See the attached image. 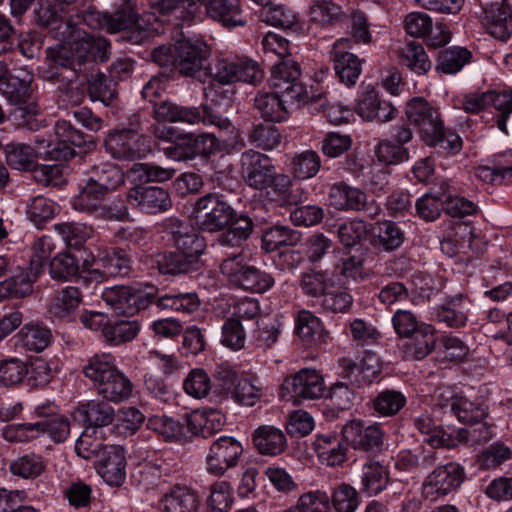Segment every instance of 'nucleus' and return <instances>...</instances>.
<instances>
[{"label":"nucleus","mask_w":512,"mask_h":512,"mask_svg":"<svg viewBox=\"0 0 512 512\" xmlns=\"http://www.w3.org/2000/svg\"><path fill=\"white\" fill-rule=\"evenodd\" d=\"M290 384L292 393L297 399H318L325 391L324 379L315 369H301L292 377Z\"/></svg>","instance_id":"nucleus-30"},{"label":"nucleus","mask_w":512,"mask_h":512,"mask_svg":"<svg viewBox=\"0 0 512 512\" xmlns=\"http://www.w3.org/2000/svg\"><path fill=\"white\" fill-rule=\"evenodd\" d=\"M104 144L106 152L118 160L134 161L142 159L151 150L146 138L131 129L109 132Z\"/></svg>","instance_id":"nucleus-9"},{"label":"nucleus","mask_w":512,"mask_h":512,"mask_svg":"<svg viewBox=\"0 0 512 512\" xmlns=\"http://www.w3.org/2000/svg\"><path fill=\"white\" fill-rule=\"evenodd\" d=\"M118 369L113 355L100 353L88 359L83 366V373L97 389Z\"/></svg>","instance_id":"nucleus-40"},{"label":"nucleus","mask_w":512,"mask_h":512,"mask_svg":"<svg viewBox=\"0 0 512 512\" xmlns=\"http://www.w3.org/2000/svg\"><path fill=\"white\" fill-rule=\"evenodd\" d=\"M253 443L261 454L269 456L279 455L287 447L284 432L270 425L260 426L254 431Z\"/></svg>","instance_id":"nucleus-35"},{"label":"nucleus","mask_w":512,"mask_h":512,"mask_svg":"<svg viewBox=\"0 0 512 512\" xmlns=\"http://www.w3.org/2000/svg\"><path fill=\"white\" fill-rule=\"evenodd\" d=\"M481 23L490 35L506 40L512 31L510 5H506V0L483 5Z\"/></svg>","instance_id":"nucleus-22"},{"label":"nucleus","mask_w":512,"mask_h":512,"mask_svg":"<svg viewBox=\"0 0 512 512\" xmlns=\"http://www.w3.org/2000/svg\"><path fill=\"white\" fill-rule=\"evenodd\" d=\"M468 304L462 296L451 298L446 303L433 307L432 317L448 327H462L468 319Z\"/></svg>","instance_id":"nucleus-34"},{"label":"nucleus","mask_w":512,"mask_h":512,"mask_svg":"<svg viewBox=\"0 0 512 512\" xmlns=\"http://www.w3.org/2000/svg\"><path fill=\"white\" fill-rule=\"evenodd\" d=\"M45 463L41 456L31 453L22 455L10 464V471L16 476L32 479L40 476L45 470Z\"/></svg>","instance_id":"nucleus-64"},{"label":"nucleus","mask_w":512,"mask_h":512,"mask_svg":"<svg viewBox=\"0 0 512 512\" xmlns=\"http://www.w3.org/2000/svg\"><path fill=\"white\" fill-rule=\"evenodd\" d=\"M127 202L134 208L149 214L166 212L172 207L168 191L157 186H136L127 193Z\"/></svg>","instance_id":"nucleus-18"},{"label":"nucleus","mask_w":512,"mask_h":512,"mask_svg":"<svg viewBox=\"0 0 512 512\" xmlns=\"http://www.w3.org/2000/svg\"><path fill=\"white\" fill-rule=\"evenodd\" d=\"M260 18L268 25L281 29H291L299 20L298 14L293 9L281 3H272L268 7L263 8Z\"/></svg>","instance_id":"nucleus-47"},{"label":"nucleus","mask_w":512,"mask_h":512,"mask_svg":"<svg viewBox=\"0 0 512 512\" xmlns=\"http://www.w3.org/2000/svg\"><path fill=\"white\" fill-rule=\"evenodd\" d=\"M216 376L235 402L245 406H253L259 399V387L245 373L236 371L228 364H222L217 368Z\"/></svg>","instance_id":"nucleus-12"},{"label":"nucleus","mask_w":512,"mask_h":512,"mask_svg":"<svg viewBox=\"0 0 512 512\" xmlns=\"http://www.w3.org/2000/svg\"><path fill=\"white\" fill-rule=\"evenodd\" d=\"M440 396H446L447 403L440 402V409L444 413L450 412L455 415L459 422L475 424L486 417V408L483 404L474 403L467 398L457 397L451 388L442 390Z\"/></svg>","instance_id":"nucleus-24"},{"label":"nucleus","mask_w":512,"mask_h":512,"mask_svg":"<svg viewBox=\"0 0 512 512\" xmlns=\"http://www.w3.org/2000/svg\"><path fill=\"white\" fill-rule=\"evenodd\" d=\"M199 505L197 492L181 485H175L161 501L162 512H197Z\"/></svg>","instance_id":"nucleus-33"},{"label":"nucleus","mask_w":512,"mask_h":512,"mask_svg":"<svg viewBox=\"0 0 512 512\" xmlns=\"http://www.w3.org/2000/svg\"><path fill=\"white\" fill-rule=\"evenodd\" d=\"M235 216V210L219 193H208L198 198L189 217L199 230L218 232L223 230Z\"/></svg>","instance_id":"nucleus-6"},{"label":"nucleus","mask_w":512,"mask_h":512,"mask_svg":"<svg viewBox=\"0 0 512 512\" xmlns=\"http://www.w3.org/2000/svg\"><path fill=\"white\" fill-rule=\"evenodd\" d=\"M343 438L354 449L371 450L382 443L383 433L377 424L365 425L358 420H352L342 428Z\"/></svg>","instance_id":"nucleus-26"},{"label":"nucleus","mask_w":512,"mask_h":512,"mask_svg":"<svg viewBox=\"0 0 512 512\" xmlns=\"http://www.w3.org/2000/svg\"><path fill=\"white\" fill-rule=\"evenodd\" d=\"M410 340L405 344L406 357L413 359H423L430 354L434 348L436 337L435 329L432 325L422 323L416 333L410 335Z\"/></svg>","instance_id":"nucleus-42"},{"label":"nucleus","mask_w":512,"mask_h":512,"mask_svg":"<svg viewBox=\"0 0 512 512\" xmlns=\"http://www.w3.org/2000/svg\"><path fill=\"white\" fill-rule=\"evenodd\" d=\"M317 303L325 311L344 313L350 309L353 297L345 289L331 284Z\"/></svg>","instance_id":"nucleus-60"},{"label":"nucleus","mask_w":512,"mask_h":512,"mask_svg":"<svg viewBox=\"0 0 512 512\" xmlns=\"http://www.w3.org/2000/svg\"><path fill=\"white\" fill-rule=\"evenodd\" d=\"M92 173L93 176L90 180L99 183L105 188L107 193L124 183V173L117 165L111 162H102L94 165Z\"/></svg>","instance_id":"nucleus-59"},{"label":"nucleus","mask_w":512,"mask_h":512,"mask_svg":"<svg viewBox=\"0 0 512 512\" xmlns=\"http://www.w3.org/2000/svg\"><path fill=\"white\" fill-rule=\"evenodd\" d=\"M471 53L463 47H451L439 51L436 70L445 74L458 73L470 60Z\"/></svg>","instance_id":"nucleus-49"},{"label":"nucleus","mask_w":512,"mask_h":512,"mask_svg":"<svg viewBox=\"0 0 512 512\" xmlns=\"http://www.w3.org/2000/svg\"><path fill=\"white\" fill-rule=\"evenodd\" d=\"M243 176L255 189H264L274 182L275 167L268 156L248 150L241 155Z\"/></svg>","instance_id":"nucleus-17"},{"label":"nucleus","mask_w":512,"mask_h":512,"mask_svg":"<svg viewBox=\"0 0 512 512\" xmlns=\"http://www.w3.org/2000/svg\"><path fill=\"white\" fill-rule=\"evenodd\" d=\"M200 305L196 293L165 294L157 299V306L161 309H171L183 313H192Z\"/></svg>","instance_id":"nucleus-63"},{"label":"nucleus","mask_w":512,"mask_h":512,"mask_svg":"<svg viewBox=\"0 0 512 512\" xmlns=\"http://www.w3.org/2000/svg\"><path fill=\"white\" fill-rule=\"evenodd\" d=\"M80 273V266L75 256L70 253H59L49 265V274L52 279L68 281Z\"/></svg>","instance_id":"nucleus-62"},{"label":"nucleus","mask_w":512,"mask_h":512,"mask_svg":"<svg viewBox=\"0 0 512 512\" xmlns=\"http://www.w3.org/2000/svg\"><path fill=\"white\" fill-rule=\"evenodd\" d=\"M158 269L163 274H181L197 270L200 263L195 261L191 255H186L175 248L174 251L166 252L158 256Z\"/></svg>","instance_id":"nucleus-44"},{"label":"nucleus","mask_w":512,"mask_h":512,"mask_svg":"<svg viewBox=\"0 0 512 512\" xmlns=\"http://www.w3.org/2000/svg\"><path fill=\"white\" fill-rule=\"evenodd\" d=\"M154 117L161 122H182L190 125L203 120V111L196 107L181 106L171 101H162L154 106Z\"/></svg>","instance_id":"nucleus-32"},{"label":"nucleus","mask_w":512,"mask_h":512,"mask_svg":"<svg viewBox=\"0 0 512 512\" xmlns=\"http://www.w3.org/2000/svg\"><path fill=\"white\" fill-rule=\"evenodd\" d=\"M376 244L386 251L397 249L404 242V232L392 221L378 222L372 228Z\"/></svg>","instance_id":"nucleus-48"},{"label":"nucleus","mask_w":512,"mask_h":512,"mask_svg":"<svg viewBox=\"0 0 512 512\" xmlns=\"http://www.w3.org/2000/svg\"><path fill=\"white\" fill-rule=\"evenodd\" d=\"M328 202L338 211H360L367 203V195L358 187L338 182L330 187Z\"/></svg>","instance_id":"nucleus-27"},{"label":"nucleus","mask_w":512,"mask_h":512,"mask_svg":"<svg viewBox=\"0 0 512 512\" xmlns=\"http://www.w3.org/2000/svg\"><path fill=\"white\" fill-rule=\"evenodd\" d=\"M322 102L319 94H315L312 88L304 86H289L283 90L261 91L254 99L256 109L267 121L281 122L287 119L289 105L293 103L306 104ZM323 106V103H321Z\"/></svg>","instance_id":"nucleus-4"},{"label":"nucleus","mask_w":512,"mask_h":512,"mask_svg":"<svg viewBox=\"0 0 512 512\" xmlns=\"http://www.w3.org/2000/svg\"><path fill=\"white\" fill-rule=\"evenodd\" d=\"M18 341L30 351H42L51 342V331L36 324L25 325L17 334Z\"/></svg>","instance_id":"nucleus-52"},{"label":"nucleus","mask_w":512,"mask_h":512,"mask_svg":"<svg viewBox=\"0 0 512 512\" xmlns=\"http://www.w3.org/2000/svg\"><path fill=\"white\" fill-rule=\"evenodd\" d=\"M79 20L67 21L59 29L62 43L47 50L48 57L58 66L76 72L89 59L105 61L110 47L109 42L99 35L88 33L83 26L91 29L106 28L108 14L95 9L86 10Z\"/></svg>","instance_id":"nucleus-1"},{"label":"nucleus","mask_w":512,"mask_h":512,"mask_svg":"<svg viewBox=\"0 0 512 512\" xmlns=\"http://www.w3.org/2000/svg\"><path fill=\"white\" fill-rule=\"evenodd\" d=\"M0 90L23 114H36V106L29 102V88L17 79H11L7 65L0 61Z\"/></svg>","instance_id":"nucleus-29"},{"label":"nucleus","mask_w":512,"mask_h":512,"mask_svg":"<svg viewBox=\"0 0 512 512\" xmlns=\"http://www.w3.org/2000/svg\"><path fill=\"white\" fill-rule=\"evenodd\" d=\"M341 367L343 377L357 386L372 383L380 373L379 358L370 351L364 352L358 361L344 358Z\"/></svg>","instance_id":"nucleus-23"},{"label":"nucleus","mask_w":512,"mask_h":512,"mask_svg":"<svg viewBox=\"0 0 512 512\" xmlns=\"http://www.w3.org/2000/svg\"><path fill=\"white\" fill-rule=\"evenodd\" d=\"M74 418L88 424V427L96 429L111 424L115 418V413L108 403L100 400H90L79 403L74 411Z\"/></svg>","instance_id":"nucleus-31"},{"label":"nucleus","mask_w":512,"mask_h":512,"mask_svg":"<svg viewBox=\"0 0 512 512\" xmlns=\"http://www.w3.org/2000/svg\"><path fill=\"white\" fill-rule=\"evenodd\" d=\"M207 72V78L225 85L236 82L256 85L263 78V72L255 61L239 56L217 57L208 65Z\"/></svg>","instance_id":"nucleus-7"},{"label":"nucleus","mask_w":512,"mask_h":512,"mask_svg":"<svg viewBox=\"0 0 512 512\" xmlns=\"http://www.w3.org/2000/svg\"><path fill=\"white\" fill-rule=\"evenodd\" d=\"M352 40L348 37L337 39L329 52L334 70L340 81L346 86L356 84L362 72V62L357 55L348 51Z\"/></svg>","instance_id":"nucleus-16"},{"label":"nucleus","mask_w":512,"mask_h":512,"mask_svg":"<svg viewBox=\"0 0 512 512\" xmlns=\"http://www.w3.org/2000/svg\"><path fill=\"white\" fill-rule=\"evenodd\" d=\"M211 47L201 37L182 38L171 45H161L151 52V59L161 67H171L181 75L207 79V60Z\"/></svg>","instance_id":"nucleus-2"},{"label":"nucleus","mask_w":512,"mask_h":512,"mask_svg":"<svg viewBox=\"0 0 512 512\" xmlns=\"http://www.w3.org/2000/svg\"><path fill=\"white\" fill-rule=\"evenodd\" d=\"M406 116L409 122L418 128L422 139L428 145L440 139L443 121L437 110H435L425 99L415 97L406 106Z\"/></svg>","instance_id":"nucleus-10"},{"label":"nucleus","mask_w":512,"mask_h":512,"mask_svg":"<svg viewBox=\"0 0 512 512\" xmlns=\"http://www.w3.org/2000/svg\"><path fill=\"white\" fill-rule=\"evenodd\" d=\"M54 136V140L43 146L46 160H68L74 156L73 146H81L84 143L83 134L66 120L57 121Z\"/></svg>","instance_id":"nucleus-14"},{"label":"nucleus","mask_w":512,"mask_h":512,"mask_svg":"<svg viewBox=\"0 0 512 512\" xmlns=\"http://www.w3.org/2000/svg\"><path fill=\"white\" fill-rule=\"evenodd\" d=\"M71 207L78 212L103 220L122 221L128 218V208L118 202L110 201L105 188L91 181L80 189L70 200Z\"/></svg>","instance_id":"nucleus-5"},{"label":"nucleus","mask_w":512,"mask_h":512,"mask_svg":"<svg viewBox=\"0 0 512 512\" xmlns=\"http://www.w3.org/2000/svg\"><path fill=\"white\" fill-rule=\"evenodd\" d=\"M174 247L186 255H191L195 261L201 264V255L206 244L202 237L193 231H188L187 227H179L173 232Z\"/></svg>","instance_id":"nucleus-46"},{"label":"nucleus","mask_w":512,"mask_h":512,"mask_svg":"<svg viewBox=\"0 0 512 512\" xmlns=\"http://www.w3.org/2000/svg\"><path fill=\"white\" fill-rule=\"evenodd\" d=\"M311 20L321 25L340 22L345 13L341 6L329 0H315L309 9Z\"/></svg>","instance_id":"nucleus-54"},{"label":"nucleus","mask_w":512,"mask_h":512,"mask_svg":"<svg viewBox=\"0 0 512 512\" xmlns=\"http://www.w3.org/2000/svg\"><path fill=\"white\" fill-rule=\"evenodd\" d=\"M314 448L322 464L327 466L341 465L346 458V448L338 436L326 433L318 435Z\"/></svg>","instance_id":"nucleus-37"},{"label":"nucleus","mask_w":512,"mask_h":512,"mask_svg":"<svg viewBox=\"0 0 512 512\" xmlns=\"http://www.w3.org/2000/svg\"><path fill=\"white\" fill-rule=\"evenodd\" d=\"M300 74V66L290 56L279 60L271 67V87L283 90L289 86H303L297 82Z\"/></svg>","instance_id":"nucleus-43"},{"label":"nucleus","mask_w":512,"mask_h":512,"mask_svg":"<svg viewBox=\"0 0 512 512\" xmlns=\"http://www.w3.org/2000/svg\"><path fill=\"white\" fill-rule=\"evenodd\" d=\"M106 29L111 33L124 31L126 38L134 43L140 44L149 37L150 32L144 26V20L139 19L130 1H126L112 14H108Z\"/></svg>","instance_id":"nucleus-15"},{"label":"nucleus","mask_w":512,"mask_h":512,"mask_svg":"<svg viewBox=\"0 0 512 512\" xmlns=\"http://www.w3.org/2000/svg\"><path fill=\"white\" fill-rule=\"evenodd\" d=\"M237 287L255 292L264 293L268 291L275 283L274 278L254 266H249L244 270Z\"/></svg>","instance_id":"nucleus-61"},{"label":"nucleus","mask_w":512,"mask_h":512,"mask_svg":"<svg viewBox=\"0 0 512 512\" xmlns=\"http://www.w3.org/2000/svg\"><path fill=\"white\" fill-rule=\"evenodd\" d=\"M226 423L224 414L217 409L203 408L192 411L186 417L188 430L194 435L209 437L223 429Z\"/></svg>","instance_id":"nucleus-28"},{"label":"nucleus","mask_w":512,"mask_h":512,"mask_svg":"<svg viewBox=\"0 0 512 512\" xmlns=\"http://www.w3.org/2000/svg\"><path fill=\"white\" fill-rule=\"evenodd\" d=\"M96 390L106 401L119 403L132 395L133 383L122 370L118 369Z\"/></svg>","instance_id":"nucleus-39"},{"label":"nucleus","mask_w":512,"mask_h":512,"mask_svg":"<svg viewBox=\"0 0 512 512\" xmlns=\"http://www.w3.org/2000/svg\"><path fill=\"white\" fill-rule=\"evenodd\" d=\"M363 491L369 496L376 495L386 487L388 472L386 468L375 461H368L362 468Z\"/></svg>","instance_id":"nucleus-51"},{"label":"nucleus","mask_w":512,"mask_h":512,"mask_svg":"<svg viewBox=\"0 0 512 512\" xmlns=\"http://www.w3.org/2000/svg\"><path fill=\"white\" fill-rule=\"evenodd\" d=\"M202 123L207 126H216L220 130L219 146L223 154H230L245 146L244 138L231 121L213 112L208 106H203Z\"/></svg>","instance_id":"nucleus-25"},{"label":"nucleus","mask_w":512,"mask_h":512,"mask_svg":"<svg viewBox=\"0 0 512 512\" xmlns=\"http://www.w3.org/2000/svg\"><path fill=\"white\" fill-rule=\"evenodd\" d=\"M29 373L25 361L17 357L0 360V385L14 387L22 383Z\"/></svg>","instance_id":"nucleus-53"},{"label":"nucleus","mask_w":512,"mask_h":512,"mask_svg":"<svg viewBox=\"0 0 512 512\" xmlns=\"http://www.w3.org/2000/svg\"><path fill=\"white\" fill-rule=\"evenodd\" d=\"M82 301L78 288L67 286L57 292L49 306L48 312L55 320L69 319Z\"/></svg>","instance_id":"nucleus-38"},{"label":"nucleus","mask_w":512,"mask_h":512,"mask_svg":"<svg viewBox=\"0 0 512 512\" xmlns=\"http://www.w3.org/2000/svg\"><path fill=\"white\" fill-rule=\"evenodd\" d=\"M58 212L56 203L46 197L36 196L27 205L28 219L37 227L41 228L51 220Z\"/></svg>","instance_id":"nucleus-57"},{"label":"nucleus","mask_w":512,"mask_h":512,"mask_svg":"<svg viewBox=\"0 0 512 512\" xmlns=\"http://www.w3.org/2000/svg\"><path fill=\"white\" fill-rule=\"evenodd\" d=\"M294 332L307 345H312L321 339L323 323L312 312L301 309L294 315Z\"/></svg>","instance_id":"nucleus-41"},{"label":"nucleus","mask_w":512,"mask_h":512,"mask_svg":"<svg viewBox=\"0 0 512 512\" xmlns=\"http://www.w3.org/2000/svg\"><path fill=\"white\" fill-rule=\"evenodd\" d=\"M228 225V229L218 238V243L222 247H240L241 243L250 236L253 229V222L246 215H240L236 218L234 216Z\"/></svg>","instance_id":"nucleus-45"},{"label":"nucleus","mask_w":512,"mask_h":512,"mask_svg":"<svg viewBox=\"0 0 512 512\" xmlns=\"http://www.w3.org/2000/svg\"><path fill=\"white\" fill-rule=\"evenodd\" d=\"M93 268H85L90 279L101 281L104 277L125 276L130 271V259L126 252L120 249H107L102 251L94 260Z\"/></svg>","instance_id":"nucleus-21"},{"label":"nucleus","mask_w":512,"mask_h":512,"mask_svg":"<svg viewBox=\"0 0 512 512\" xmlns=\"http://www.w3.org/2000/svg\"><path fill=\"white\" fill-rule=\"evenodd\" d=\"M44 143L38 142L37 150L31 146L21 143H10L5 147V156L7 163L17 170H32L39 156L44 157Z\"/></svg>","instance_id":"nucleus-36"},{"label":"nucleus","mask_w":512,"mask_h":512,"mask_svg":"<svg viewBox=\"0 0 512 512\" xmlns=\"http://www.w3.org/2000/svg\"><path fill=\"white\" fill-rule=\"evenodd\" d=\"M140 331V324L137 320H118L104 329L105 340L113 345H119L133 340Z\"/></svg>","instance_id":"nucleus-55"},{"label":"nucleus","mask_w":512,"mask_h":512,"mask_svg":"<svg viewBox=\"0 0 512 512\" xmlns=\"http://www.w3.org/2000/svg\"><path fill=\"white\" fill-rule=\"evenodd\" d=\"M101 297L108 306L124 315H135L153 301L151 294L126 285L107 287L102 291Z\"/></svg>","instance_id":"nucleus-11"},{"label":"nucleus","mask_w":512,"mask_h":512,"mask_svg":"<svg viewBox=\"0 0 512 512\" xmlns=\"http://www.w3.org/2000/svg\"><path fill=\"white\" fill-rule=\"evenodd\" d=\"M126 464L123 447L105 446L99 454L97 472L108 485L119 486L126 479Z\"/></svg>","instance_id":"nucleus-19"},{"label":"nucleus","mask_w":512,"mask_h":512,"mask_svg":"<svg viewBox=\"0 0 512 512\" xmlns=\"http://www.w3.org/2000/svg\"><path fill=\"white\" fill-rule=\"evenodd\" d=\"M466 478L465 469L456 462L439 465L433 469L422 483L423 496L437 501L458 491Z\"/></svg>","instance_id":"nucleus-8"},{"label":"nucleus","mask_w":512,"mask_h":512,"mask_svg":"<svg viewBox=\"0 0 512 512\" xmlns=\"http://www.w3.org/2000/svg\"><path fill=\"white\" fill-rule=\"evenodd\" d=\"M205 5L208 15L226 27L244 26L239 0H161L156 9L168 20L188 21L195 18Z\"/></svg>","instance_id":"nucleus-3"},{"label":"nucleus","mask_w":512,"mask_h":512,"mask_svg":"<svg viewBox=\"0 0 512 512\" xmlns=\"http://www.w3.org/2000/svg\"><path fill=\"white\" fill-rule=\"evenodd\" d=\"M458 103L469 113H478L489 106L503 113H512V90L473 92L463 96Z\"/></svg>","instance_id":"nucleus-20"},{"label":"nucleus","mask_w":512,"mask_h":512,"mask_svg":"<svg viewBox=\"0 0 512 512\" xmlns=\"http://www.w3.org/2000/svg\"><path fill=\"white\" fill-rule=\"evenodd\" d=\"M242 454L243 446L236 438L220 436L210 445L206 470L209 474L222 476L238 464Z\"/></svg>","instance_id":"nucleus-13"},{"label":"nucleus","mask_w":512,"mask_h":512,"mask_svg":"<svg viewBox=\"0 0 512 512\" xmlns=\"http://www.w3.org/2000/svg\"><path fill=\"white\" fill-rule=\"evenodd\" d=\"M175 172L176 171L173 168H164L149 163H137L130 168L128 176L132 179L133 182L161 183L170 180L174 176Z\"/></svg>","instance_id":"nucleus-50"},{"label":"nucleus","mask_w":512,"mask_h":512,"mask_svg":"<svg viewBox=\"0 0 512 512\" xmlns=\"http://www.w3.org/2000/svg\"><path fill=\"white\" fill-rule=\"evenodd\" d=\"M63 241L73 248H78L93 235V228L85 223L64 222L54 226Z\"/></svg>","instance_id":"nucleus-56"},{"label":"nucleus","mask_w":512,"mask_h":512,"mask_svg":"<svg viewBox=\"0 0 512 512\" xmlns=\"http://www.w3.org/2000/svg\"><path fill=\"white\" fill-rule=\"evenodd\" d=\"M40 272L31 267L29 270H20L9 279L3 281L8 296L24 297L33 291V284Z\"/></svg>","instance_id":"nucleus-58"}]
</instances>
